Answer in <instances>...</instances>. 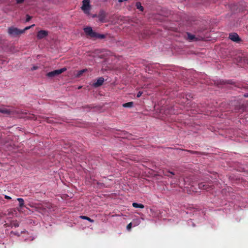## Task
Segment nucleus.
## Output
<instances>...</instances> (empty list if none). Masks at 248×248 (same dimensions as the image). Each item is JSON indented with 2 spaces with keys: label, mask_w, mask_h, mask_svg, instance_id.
<instances>
[{
  "label": "nucleus",
  "mask_w": 248,
  "mask_h": 248,
  "mask_svg": "<svg viewBox=\"0 0 248 248\" xmlns=\"http://www.w3.org/2000/svg\"><path fill=\"white\" fill-rule=\"evenodd\" d=\"M86 35L93 39H103L105 37L103 34H99L93 31L91 27H86L83 29Z\"/></svg>",
  "instance_id": "1"
},
{
  "label": "nucleus",
  "mask_w": 248,
  "mask_h": 248,
  "mask_svg": "<svg viewBox=\"0 0 248 248\" xmlns=\"http://www.w3.org/2000/svg\"><path fill=\"white\" fill-rule=\"evenodd\" d=\"M7 33L11 38L19 37L23 34V31L14 26L9 27L7 29Z\"/></svg>",
  "instance_id": "2"
},
{
  "label": "nucleus",
  "mask_w": 248,
  "mask_h": 248,
  "mask_svg": "<svg viewBox=\"0 0 248 248\" xmlns=\"http://www.w3.org/2000/svg\"><path fill=\"white\" fill-rule=\"evenodd\" d=\"M66 70V68L65 67H64L60 69H57L54 70L53 71L49 72L46 74V76L48 78H52L62 74Z\"/></svg>",
  "instance_id": "3"
},
{
  "label": "nucleus",
  "mask_w": 248,
  "mask_h": 248,
  "mask_svg": "<svg viewBox=\"0 0 248 248\" xmlns=\"http://www.w3.org/2000/svg\"><path fill=\"white\" fill-rule=\"evenodd\" d=\"M82 3L83 4L81 7L82 10L85 14H89L91 9L90 0H83Z\"/></svg>",
  "instance_id": "4"
},
{
  "label": "nucleus",
  "mask_w": 248,
  "mask_h": 248,
  "mask_svg": "<svg viewBox=\"0 0 248 248\" xmlns=\"http://www.w3.org/2000/svg\"><path fill=\"white\" fill-rule=\"evenodd\" d=\"M187 35L188 40L192 42L201 41L204 38V37L203 36L191 34L189 33H187Z\"/></svg>",
  "instance_id": "5"
},
{
  "label": "nucleus",
  "mask_w": 248,
  "mask_h": 248,
  "mask_svg": "<svg viewBox=\"0 0 248 248\" xmlns=\"http://www.w3.org/2000/svg\"><path fill=\"white\" fill-rule=\"evenodd\" d=\"M49 32L46 30H40L37 32V38L38 39H42L46 38L48 35Z\"/></svg>",
  "instance_id": "6"
},
{
  "label": "nucleus",
  "mask_w": 248,
  "mask_h": 248,
  "mask_svg": "<svg viewBox=\"0 0 248 248\" xmlns=\"http://www.w3.org/2000/svg\"><path fill=\"white\" fill-rule=\"evenodd\" d=\"M229 38L232 41L239 43L241 41V38L239 37L237 33L232 32L229 34Z\"/></svg>",
  "instance_id": "7"
},
{
  "label": "nucleus",
  "mask_w": 248,
  "mask_h": 248,
  "mask_svg": "<svg viewBox=\"0 0 248 248\" xmlns=\"http://www.w3.org/2000/svg\"><path fill=\"white\" fill-rule=\"evenodd\" d=\"M198 186L200 189L206 190L207 191H208L209 189L212 186L209 185L203 182L199 183L198 184Z\"/></svg>",
  "instance_id": "8"
},
{
  "label": "nucleus",
  "mask_w": 248,
  "mask_h": 248,
  "mask_svg": "<svg viewBox=\"0 0 248 248\" xmlns=\"http://www.w3.org/2000/svg\"><path fill=\"white\" fill-rule=\"evenodd\" d=\"M97 17L100 22H105V19L106 17V13L103 11H100L98 15L97 16Z\"/></svg>",
  "instance_id": "9"
},
{
  "label": "nucleus",
  "mask_w": 248,
  "mask_h": 248,
  "mask_svg": "<svg viewBox=\"0 0 248 248\" xmlns=\"http://www.w3.org/2000/svg\"><path fill=\"white\" fill-rule=\"evenodd\" d=\"M104 81V79L102 77L99 78L96 82L93 83V85L94 87H98L101 86Z\"/></svg>",
  "instance_id": "10"
},
{
  "label": "nucleus",
  "mask_w": 248,
  "mask_h": 248,
  "mask_svg": "<svg viewBox=\"0 0 248 248\" xmlns=\"http://www.w3.org/2000/svg\"><path fill=\"white\" fill-rule=\"evenodd\" d=\"M35 208L37 211L42 214H45L46 213V209L42 205H38L37 207H35Z\"/></svg>",
  "instance_id": "11"
},
{
  "label": "nucleus",
  "mask_w": 248,
  "mask_h": 248,
  "mask_svg": "<svg viewBox=\"0 0 248 248\" xmlns=\"http://www.w3.org/2000/svg\"><path fill=\"white\" fill-rule=\"evenodd\" d=\"M12 111L10 109H7V108H0V112L6 114H10Z\"/></svg>",
  "instance_id": "12"
},
{
  "label": "nucleus",
  "mask_w": 248,
  "mask_h": 248,
  "mask_svg": "<svg viewBox=\"0 0 248 248\" xmlns=\"http://www.w3.org/2000/svg\"><path fill=\"white\" fill-rule=\"evenodd\" d=\"M104 178L105 179V181H104V180L103 181L104 183H100V182H98L97 183V185L100 188L101 187H108V186H105V183H106V181L108 179L106 177H104Z\"/></svg>",
  "instance_id": "13"
},
{
  "label": "nucleus",
  "mask_w": 248,
  "mask_h": 248,
  "mask_svg": "<svg viewBox=\"0 0 248 248\" xmlns=\"http://www.w3.org/2000/svg\"><path fill=\"white\" fill-rule=\"evenodd\" d=\"M132 206L135 208H144V206L143 204L141 203H138L136 202H133L132 203Z\"/></svg>",
  "instance_id": "14"
},
{
  "label": "nucleus",
  "mask_w": 248,
  "mask_h": 248,
  "mask_svg": "<svg viewBox=\"0 0 248 248\" xmlns=\"http://www.w3.org/2000/svg\"><path fill=\"white\" fill-rule=\"evenodd\" d=\"M136 6L137 8L138 9H139V10H140V11H142V12L143 11L144 8L141 5V4L140 2H137L136 3Z\"/></svg>",
  "instance_id": "15"
},
{
  "label": "nucleus",
  "mask_w": 248,
  "mask_h": 248,
  "mask_svg": "<svg viewBox=\"0 0 248 248\" xmlns=\"http://www.w3.org/2000/svg\"><path fill=\"white\" fill-rule=\"evenodd\" d=\"M133 106V102H129L123 104V107L124 108H132Z\"/></svg>",
  "instance_id": "16"
},
{
  "label": "nucleus",
  "mask_w": 248,
  "mask_h": 248,
  "mask_svg": "<svg viewBox=\"0 0 248 248\" xmlns=\"http://www.w3.org/2000/svg\"><path fill=\"white\" fill-rule=\"evenodd\" d=\"M27 118L30 120H37L38 119L37 116L33 114H29V115L27 116Z\"/></svg>",
  "instance_id": "17"
},
{
  "label": "nucleus",
  "mask_w": 248,
  "mask_h": 248,
  "mask_svg": "<svg viewBox=\"0 0 248 248\" xmlns=\"http://www.w3.org/2000/svg\"><path fill=\"white\" fill-rule=\"evenodd\" d=\"M87 71H88L87 69H84L79 70L77 73V77H80L84 73L87 72Z\"/></svg>",
  "instance_id": "18"
},
{
  "label": "nucleus",
  "mask_w": 248,
  "mask_h": 248,
  "mask_svg": "<svg viewBox=\"0 0 248 248\" xmlns=\"http://www.w3.org/2000/svg\"><path fill=\"white\" fill-rule=\"evenodd\" d=\"M164 175L168 177L172 178V176L174 175V173L172 171H168L164 172Z\"/></svg>",
  "instance_id": "19"
},
{
  "label": "nucleus",
  "mask_w": 248,
  "mask_h": 248,
  "mask_svg": "<svg viewBox=\"0 0 248 248\" xmlns=\"http://www.w3.org/2000/svg\"><path fill=\"white\" fill-rule=\"evenodd\" d=\"M17 200L19 202L20 207H23L24 206V200L22 198H18Z\"/></svg>",
  "instance_id": "20"
},
{
  "label": "nucleus",
  "mask_w": 248,
  "mask_h": 248,
  "mask_svg": "<svg viewBox=\"0 0 248 248\" xmlns=\"http://www.w3.org/2000/svg\"><path fill=\"white\" fill-rule=\"evenodd\" d=\"M80 217L81 218L83 219L87 220L91 222H94V220L93 219H91V218H90L89 217H87V216H80Z\"/></svg>",
  "instance_id": "21"
},
{
  "label": "nucleus",
  "mask_w": 248,
  "mask_h": 248,
  "mask_svg": "<svg viewBox=\"0 0 248 248\" xmlns=\"http://www.w3.org/2000/svg\"><path fill=\"white\" fill-rule=\"evenodd\" d=\"M43 119H44V121H46L48 123H52L53 122V120L52 118L48 117H43Z\"/></svg>",
  "instance_id": "22"
},
{
  "label": "nucleus",
  "mask_w": 248,
  "mask_h": 248,
  "mask_svg": "<svg viewBox=\"0 0 248 248\" xmlns=\"http://www.w3.org/2000/svg\"><path fill=\"white\" fill-rule=\"evenodd\" d=\"M34 24H32V25L31 26H28V27H25L24 29L23 30H21V31H23V34H24L25 31H27V30H29L30 29H31V28H32V27H34Z\"/></svg>",
  "instance_id": "23"
},
{
  "label": "nucleus",
  "mask_w": 248,
  "mask_h": 248,
  "mask_svg": "<svg viewBox=\"0 0 248 248\" xmlns=\"http://www.w3.org/2000/svg\"><path fill=\"white\" fill-rule=\"evenodd\" d=\"M31 19V16H30L29 15H27L26 16V22H29Z\"/></svg>",
  "instance_id": "24"
},
{
  "label": "nucleus",
  "mask_w": 248,
  "mask_h": 248,
  "mask_svg": "<svg viewBox=\"0 0 248 248\" xmlns=\"http://www.w3.org/2000/svg\"><path fill=\"white\" fill-rule=\"evenodd\" d=\"M131 227H132V223H129L126 226V228H127V230H128V231L130 230Z\"/></svg>",
  "instance_id": "25"
},
{
  "label": "nucleus",
  "mask_w": 248,
  "mask_h": 248,
  "mask_svg": "<svg viewBox=\"0 0 248 248\" xmlns=\"http://www.w3.org/2000/svg\"><path fill=\"white\" fill-rule=\"evenodd\" d=\"M142 93H143L142 92L139 91L137 93V97L138 98L140 97L141 96V95L142 94Z\"/></svg>",
  "instance_id": "26"
},
{
  "label": "nucleus",
  "mask_w": 248,
  "mask_h": 248,
  "mask_svg": "<svg viewBox=\"0 0 248 248\" xmlns=\"http://www.w3.org/2000/svg\"><path fill=\"white\" fill-rule=\"evenodd\" d=\"M17 3H22L24 0H16Z\"/></svg>",
  "instance_id": "27"
},
{
  "label": "nucleus",
  "mask_w": 248,
  "mask_h": 248,
  "mask_svg": "<svg viewBox=\"0 0 248 248\" xmlns=\"http://www.w3.org/2000/svg\"><path fill=\"white\" fill-rule=\"evenodd\" d=\"M13 226H14L16 228L19 227V224L16 222L13 223Z\"/></svg>",
  "instance_id": "28"
},
{
  "label": "nucleus",
  "mask_w": 248,
  "mask_h": 248,
  "mask_svg": "<svg viewBox=\"0 0 248 248\" xmlns=\"http://www.w3.org/2000/svg\"><path fill=\"white\" fill-rule=\"evenodd\" d=\"M38 68V67L36 66H33L31 68V70L33 71V70H35L36 69H37Z\"/></svg>",
  "instance_id": "29"
},
{
  "label": "nucleus",
  "mask_w": 248,
  "mask_h": 248,
  "mask_svg": "<svg viewBox=\"0 0 248 248\" xmlns=\"http://www.w3.org/2000/svg\"><path fill=\"white\" fill-rule=\"evenodd\" d=\"M4 197L5 199H8V200L11 199V198L9 196L5 195Z\"/></svg>",
  "instance_id": "30"
},
{
  "label": "nucleus",
  "mask_w": 248,
  "mask_h": 248,
  "mask_svg": "<svg viewBox=\"0 0 248 248\" xmlns=\"http://www.w3.org/2000/svg\"><path fill=\"white\" fill-rule=\"evenodd\" d=\"M188 152L191 153H193V154H194V153H196V152H195V151H188Z\"/></svg>",
  "instance_id": "31"
},
{
  "label": "nucleus",
  "mask_w": 248,
  "mask_h": 248,
  "mask_svg": "<svg viewBox=\"0 0 248 248\" xmlns=\"http://www.w3.org/2000/svg\"><path fill=\"white\" fill-rule=\"evenodd\" d=\"M93 17H97V16H96V15H94L93 16Z\"/></svg>",
  "instance_id": "32"
},
{
  "label": "nucleus",
  "mask_w": 248,
  "mask_h": 248,
  "mask_svg": "<svg viewBox=\"0 0 248 248\" xmlns=\"http://www.w3.org/2000/svg\"><path fill=\"white\" fill-rule=\"evenodd\" d=\"M176 48V47H174V48ZM177 48H180V47H177Z\"/></svg>",
  "instance_id": "33"
}]
</instances>
